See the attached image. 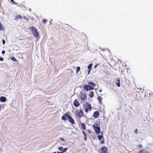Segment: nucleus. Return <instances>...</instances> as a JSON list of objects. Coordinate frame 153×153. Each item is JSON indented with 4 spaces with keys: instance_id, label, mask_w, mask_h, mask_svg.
Listing matches in <instances>:
<instances>
[{
    "instance_id": "nucleus-38",
    "label": "nucleus",
    "mask_w": 153,
    "mask_h": 153,
    "mask_svg": "<svg viewBox=\"0 0 153 153\" xmlns=\"http://www.w3.org/2000/svg\"><path fill=\"white\" fill-rule=\"evenodd\" d=\"M98 65V64H97L96 65H95V66H94V68H96L97 67Z\"/></svg>"
},
{
    "instance_id": "nucleus-15",
    "label": "nucleus",
    "mask_w": 153,
    "mask_h": 153,
    "mask_svg": "<svg viewBox=\"0 0 153 153\" xmlns=\"http://www.w3.org/2000/svg\"><path fill=\"white\" fill-rule=\"evenodd\" d=\"M0 100L1 102H4L6 101V98L4 97H1L0 98Z\"/></svg>"
},
{
    "instance_id": "nucleus-4",
    "label": "nucleus",
    "mask_w": 153,
    "mask_h": 153,
    "mask_svg": "<svg viewBox=\"0 0 153 153\" xmlns=\"http://www.w3.org/2000/svg\"><path fill=\"white\" fill-rule=\"evenodd\" d=\"M76 113L79 118L82 117L83 115V112L82 109L79 110V111H75Z\"/></svg>"
},
{
    "instance_id": "nucleus-11",
    "label": "nucleus",
    "mask_w": 153,
    "mask_h": 153,
    "mask_svg": "<svg viewBox=\"0 0 153 153\" xmlns=\"http://www.w3.org/2000/svg\"><path fill=\"white\" fill-rule=\"evenodd\" d=\"M115 84L118 87L120 86V81L119 78H117L116 79Z\"/></svg>"
},
{
    "instance_id": "nucleus-23",
    "label": "nucleus",
    "mask_w": 153,
    "mask_h": 153,
    "mask_svg": "<svg viewBox=\"0 0 153 153\" xmlns=\"http://www.w3.org/2000/svg\"><path fill=\"white\" fill-rule=\"evenodd\" d=\"M103 137V136L102 135H98V139L100 140H101V139Z\"/></svg>"
},
{
    "instance_id": "nucleus-13",
    "label": "nucleus",
    "mask_w": 153,
    "mask_h": 153,
    "mask_svg": "<svg viewBox=\"0 0 153 153\" xmlns=\"http://www.w3.org/2000/svg\"><path fill=\"white\" fill-rule=\"evenodd\" d=\"M138 153H149V152L148 150L143 149L140 151Z\"/></svg>"
},
{
    "instance_id": "nucleus-12",
    "label": "nucleus",
    "mask_w": 153,
    "mask_h": 153,
    "mask_svg": "<svg viewBox=\"0 0 153 153\" xmlns=\"http://www.w3.org/2000/svg\"><path fill=\"white\" fill-rule=\"evenodd\" d=\"M86 99V96L85 94H83L81 95V99L82 100H84Z\"/></svg>"
},
{
    "instance_id": "nucleus-14",
    "label": "nucleus",
    "mask_w": 153,
    "mask_h": 153,
    "mask_svg": "<svg viewBox=\"0 0 153 153\" xmlns=\"http://www.w3.org/2000/svg\"><path fill=\"white\" fill-rule=\"evenodd\" d=\"M92 64H91L89 65L88 66V74L90 72L91 70V68L92 67Z\"/></svg>"
},
{
    "instance_id": "nucleus-27",
    "label": "nucleus",
    "mask_w": 153,
    "mask_h": 153,
    "mask_svg": "<svg viewBox=\"0 0 153 153\" xmlns=\"http://www.w3.org/2000/svg\"><path fill=\"white\" fill-rule=\"evenodd\" d=\"M63 148L62 147H59L58 148V150L60 151H62L63 150Z\"/></svg>"
},
{
    "instance_id": "nucleus-17",
    "label": "nucleus",
    "mask_w": 153,
    "mask_h": 153,
    "mask_svg": "<svg viewBox=\"0 0 153 153\" xmlns=\"http://www.w3.org/2000/svg\"><path fill=\"white\" fill-rule=\"evenodd\" d=\"M22 18V16H21L20 15H18L16 17L15 20H18L19 19H21Z\"/></svg>"
},
{
    "instance_id": "nucleus-43",
    "label": "nucleus",
    "mask_w": 153,
    "mask_h": 153,
    "mask_svg": "<svg viewBox=\"0 0 153 153\" xmlns=\"http://www.w3.org/2000/svg\"><path fill=\"white\" fill-rule=\"evenodd\" d=\"M24 19H26V18L25 17H24Z\"/></svg>"
},
{
    "instance_id": "nucleus-37",
    "label": "nucleus",
    "mask_w": 153,
    "mask_h": 153,
    "mask_svg": "<svg viewBox=\"0 0 153 153\" xmlns=\"http://www.w3.org/2000/svg\"><path fill=\"white\" fill-rule=\"evenodd\" d=\"M102 91V90L101 89H100L99 90V92H101Z\"/></svg>"
},
{
    "instance_id": "nucleus-10",
    "label": "nucleus",
    "mask_w": 153,
    "mask_h": 153,
    "mask_svg": "<svg viewBox=\"0 0 153 153\" xmlns=\"http://www.w3.org/2000/svg\"><path fill=\"white\" fill-rule=\"evenodd\" d=\"M68 121L71 124H74V119L71 117L68 116Z\"/></svg>"
},
{
    "instance_id": "nucleus-33",
    "label": "nucleus",
    "mask_w": 153,
    "mask_h": 153,
    "mask_svg": "<svg viewBox=\"0 0 153 153\" xmlns=\"http://www.w3.org/2000/svg\"><path fill=\"white\" fill-rule=\"evenodd\" d=\"M4 60V59L3 58L0 57V61H3Z\"/></svg>"
},
{
    "instance_id": "nucleus-20",
    "label": "nucleus",
    "mask_w": 153,
    "mask_h": 153,
    "mask_svg": "<svg viewBox=\"0 0 153 153\" xmlns=\"http://www.w3.org/2000/svg\"><path fill=\"white\" fill-rule=\"evenodd\" d=\"M94 95V92L92 91H90L89 93V96L91 98V97H93Z\"/></svg>"
},
{
    "instance_id": "nucleus-28",
    "label": "nucleus",
    "mask_w": 153,
    "mask_h": 153,
    "mask_svg": "<svg viewBox=\"0 0 153 153\" xmlns=\"http://www.w3.org/2000/svg\"><path fill=\"white\" fill-rule=\"evenodd\" d=\"M138 148V149H140L143 148V146L141 144H139L137 146Z\"/></svg>"
},
{
    "instance_id": "nucleus-6",
    "label": "nucleus",
    "mask_w": 153,
    "mask_h": 153,
    "mask_svg": "<svg viewBox=\"0 0 153 153\" xmlns=\"http://www.w3.org/2000/svg\"><path fill=\"white\" fill-rule=\"evenodd\" d=\"M100 153H107L108 150L106 147L103 146L100 149Z\"/></svg>"
},
{
    "instance_id": "nucleus-26",
    "label": "nucleus",
    "mask_w": 153,
    "mask_h": 153,
    "mask_svg": "<svg viewBox=\"0 0 153 153\" xmlns=\"http://www.w3.org/2000/svg\"><path fill=\"white\" fill-rule=\"evenodd\" d=\"M47 21L48 20L47 19H43L42 21V22L44 24H45L47 22Z\"/></svg>"
},
{
    "instance_id": "nucleus-30",
    "label": "nucleus",
    "mask_w": 153,
    "mask_h": 153,
    "mask_svg": "<svg viewBox=\"0 0 153 153\" xmlns=\"http://www.w3.org/2000/svg\"><path fill=\"white\" fill-rule=\"evenodd\" d=\"M134 132L136 134H137L138 133V130L137 129H136L134 131Z\"/></svg>"
},
{
    "instance_id": "nucleus-19",
    "label": "nucleus",
    "mask_w": 153,
    "mask_h": 153,
    "mask_svg": "<svg viewBox=\"0 0 153 153\" xmlns=\"http://www.w3.org/2000/svg\"><path fill=\"white\" fill-rule=\"evenodd\" d=\"M4 29V26L0 22V30H3Z\"/></svg>"
},
{
    "instance_id": "nucleus-24",
    "label": "nucleus",
    "mask_w": 153,
    "mask_h": 153,
    "mask_svg": "<svg viewBox=\"0 0 153 153\" xmlns=\"http://www.w3.org/2000/svg\"><path fill=\"white\" fill-rule=\"evenodd\" d=\"M68 149V148L67 147L65 148L64 149H63V150L62 151V153H63L65 152H66L67 150Z\"/></svg>"
},
{
    "instance_id": "nucleus-36",
    "label": "nucleus",
    "mask_w": 153,
    "mask_h": 153,
    "mask_svg": "<svg viewBox=\"0 0 153 153\" xmlns=\"http://www.w3.org/2000/svg\"><path fill=\"white\" fill-rule=\"evenodd\" d=\"M86 136L87 135H86L84 137V139L85 140H87Z\"/></svg>"
},
{
    "instance_id": "nucleus-42",
    "label": "nucleus",
    "mask_w": 153,
    "mask_h": 153,
    "mask_svg": "<svg viewBox=\"0 0 153 153\" xmlns=\"http://www.w3.org/2000/svg\"><path fill=\"white\" fill-rule=\"evenodd\" d=\"M26 19L27 20H28L29 19Z\"/></svg>"
},
{
    "instance_id": "nucleus-21",
    "label": "nucleus",
    "mask_w": 153,
    "mask_h": 153,
    "mask_svg": "<svg viewBox=\"0 0 153 153\" xmlns=\"http://www.w3.org/2000/svg\"><path fill=\"white\" fill-rule=\"evenodd\" d=\"M88 84L92 85L94 87H95L96 86L95 84L92 82H88Z\"/></svg>"
},
{
    "instance_id": "nucleus-25",
    "label": "nucleus",
    "mask_w": 153,
    "mask_h": 153,
    "mask_svg": "<svg viewBox=\"0 0 153 153\" xmlns=\"http://www.w3.org/2000/svg\"><path fill=\"white\" fill-rule=\"evenodd\" d=\"M11 59L14 61H17V59L15 58V57H12Z\"/></svg>"
},
{
    "instance_id": "nucleus-34",
    "label": "nucleus",
    "mask_w": 153,
    "mask_h": 153,
    "mask_svg": "<svg viewBox=\"0 0 153 153\" xmlns=\"http://www.w3.org/2000/svg\"><path fill=\"white\" fill-rule=\"evenodd\" d=\"M82 133H83V134L84 135V136H85L86 135H87L86 134V133H85V132L84 131H82Z\"/></svg>"
},
{
    "instance_id": "nucleus-32",
    "label": "nucleus",
    "mask_w": 153,
    "mask_h": 153,
    "mask_svg": "<svg viewBox=\"0 0 153 153\" xmlns=\"http://www.w3.org/2000/svg\"><path fill=\"white\" fill-rule=\"evenodd\" d=\"M100 143H102V144L104 143V138L103 139V140H102L101 141Z\"/></svg>"
},
{
    "instance_id": "nucleus-3",
    "label": "nucleus",
    "mask_w": 153,
    "mask_h": 153,
    "mask_svg": "<svg viewBox=\"0 0 153 153\" xmlns=\"http://www.w3.org/2000/svg\"><path fill=\"white\" fill-rule=\"evenodd\" d=\"M71 117L69 111H68L67 113L65 114L64 115L62 116L61 119L62 120L66 121L68 119L69 117Z\"/></svg>"
},
{
    "instance_id": "nucleus-44",
    "label": "nucleus",
    "mask_w": 153,
    "mask_h": 153,
    "mask_svg": "<svg viewBox=\"0 0 153 153\" xmlns=\"http://www.w3.org/2000/svg\"><path fill=\"white\" fill-rule=\"evenodd\" d=\"M53 153H56V152H53Z\"/></svg>"
},
{
    "instance_id": "nucleus-35",
    "label": "nucleus",
    "mask_w": 153,
    "mask_h": 153,
    "mask_svg": "<svg viewBox=\"0 0 153 153\" xmlns=\"http://www.w3.org/2000/svg\"><path fill=\"white\" fill-rule=\"evenodd\" d=\"M2 53V54H4L5 53V51L4 50H3L1 52Z\"/></svg>"
},
{
    "instance_id": "nucleus-40",
    "label": "nucleus",
    "mask_w": 153,
    "mask_h": 153,
    "mask_svg": "<svg viewBox=\"0 0 153 153\" xmlns=\"http://www.w3.org/2000/svg\"><path fill=\"white\" fill-rule=\"evenodd\" d=\"M57 153H62V151L60 152H57Z\"/></svg>"
},
{
    "instance_id": "nucleus-2",
    "label": "nucleus",
    "mask_w": 153,
    "mask_h": 153,
    "mask_svg": "<svg viewBox=\"0 0 153 153\" xmlns=\"http://www.w3.org/2000/svg\"><path fill=\"white\" fill-rule=\"evenodd\" d=\"M92 108L91 104H88V103H86V105L83 108L86 113H87L89 111H90L92 110Z\"/></svg>"
},
{
    "instance_id": "nucleus-18",
    "label": "nucleus",
    "mask_w": 153,
    "mask_h": 153,
    "mask_svg": "<svg viewBox=\"0 0 153 153\" xmlns=\"http://www.w3.org/2000/svg\"><path fill=\"white\" fill-rule=\"evenodd\" d=\"M97 99L98 101H99V103L100 104L101 103H102V99L101 98V97L100 96H98L97 97Z\"/></svg>"
},
{
    "instance_id": "nucleus-8",
    "label": "nucleus",
    "mask_w": 153,
    "mask_h": 153,
    "mask_svg": "<svg viewBox=\"0 0 153 153\" xmlns=\"http://www.w3.org/2000/svg\"><path fill=\"white\" fill-rule=\"evenodd\" d=\"M74 105L76 107H78L80 105L79 101L77 99L75 100L74 102Z\"/></svg>"
},
{
    "instance_id": "nucleus-39",
    "label": "nucleus",
    "mask_w": 153,
    "mask_h": 153,
    "mask_svg": "<svg viewBox=\"0 0 153 153\" xmlns=\"http://www.w3.org/2000/svg\"><path fill=\"white\" fill-rule=\"evenodd\" d=\"M60 139L61 140H63V139L62 137H60Z\"/></svg>"
},
{
    "instance_id": "nucleus-7",
    "label": "nucleus",
    "mask_w": 153,
    "mask_h": 153,
    "mask_svg": "<svg viewBox=\"0 0 153 153\" xmlns=\"http://www.w3.org/2000/svg\"><path fill=\"white\" fill-rule=\"evenodd\" d=\"M84 89L86 91H88L91 90H93L94 89V88L89 85H85L83 87Z\"/></svg>"
},
{
    "instance_id": "nucleus-16",
    "label": "nucleus",
    "mask_w": 153,
    "mask_h": 153,
    "mask_svg": "<svg viewBox=\"0 0 153 153\" xmlns=\"http://www.w3.org/2000/svg\"><path fill=\"white\" fill-rule=\"evenodd\" d=\"M81 127L82 129L83 130H85L86 129V126L85 123H82L81 124Z\"/></svg>"
},
{
    "instance_id": "nucleus-31",
    "label": "nucleus",
    "mask_w": 153,
    "mask_h": 153,
    "mask_svg": "<svg viewBox=\"0 0 153 153\" xmlns=\"http://www.w3.org/2000/svg\"><path fill=\"white\" fill-rule=\"evenodd\" d=\"M2 41L3 44V45H4L5 43V40L4 39H3L2 40Z\"/></svg>"
},
{
    "instance_id": "nucleus-29",
    "label": "nucleus",
    "mask_w": 153,
    "mask_h": 153,
    "mask_svg": "<svg viewBox=\"0 0 153 153\" xmlns=\"http://www.w3.org/2000/svg\"><path fill=\"white\" fill-rule=\"evenodd\" d=\"M10 1L12 3V4H18V3H16L13 0H10Z\"/></svg>"
},
{
    "instance_id": "nucleus-22",
    "label": "nucleus",
    "mask_w": 153,
    "mask_h": 153,
    "mask_svg": "<svg viewBox=\"0 0 153 153\" xmlns=\"http://www.w3.org/2000/svg\"><path fill=\"white\" fill-rule=\"evenodd\" d=\"M80 68L79 67H76V72L77 73H78L80 71Z\"/></svg>"
},
{
    "instance_id": "nucleus-5",
    "label": "nucleus",
    "mask_w": 153,
    "mask_h": 153,
    "mask_svg": "<svg viewBox=\"0 0 153 153\" xmlns=\"http://www.w3.org/2000/svg\"><path fill=\"white\" fill-rule=\"evenodd\" d=\"M92 127L94 128L95 131L97 134H99L100 132V128L99 127L96 126L94 125H93Z\"/></svg>"
},
{
    "instance_id": "nucleus-41",
    "label": "nucleus",
    "mask_w": 153,
    "mask_h": 153,
    "mask_svg": "<svg viewBox=\"0 0 153 153\" xmlns=\"http://www.w3.org/2000/svg\"><path fill=\"white\" fill-rule=\"evenodd\" d=\"M88 131L89 133H91L90 131V130H88Z\"/></svg>"
},
{
    "instance_id": "nucleus-9",
    "label": "nucleus",
    "mask_w": 153,
    "mask_h": 153,
    "mask_svg": "<svg viewBox=\"0 0 153 153\" xmlns=\"http://www.w3.org/2000/svg\"><path fill=\"white\" fill-rule=\"evenodd\" d=\"M99 115V113L98 111H96L94 112L93 113V117L95 118H97Z\"/></svg>"
},
{
    "instance_id": "nucleus-1",
    "label": "nucleus",
    "mask_w": 153,
    "mask_h": 153,
    "mask_svg": "<svg viewBox=\"0 0 153 153\" xmlns=\"http://www.w3.org/2000/svg\"><path fill=\"white\" fill-rule=\"evenodd\" d=\"M31 29L32 31L33 36L36 38H39V35L37 29L34 27H31Z\"/></svg>"
}]
</instances>
